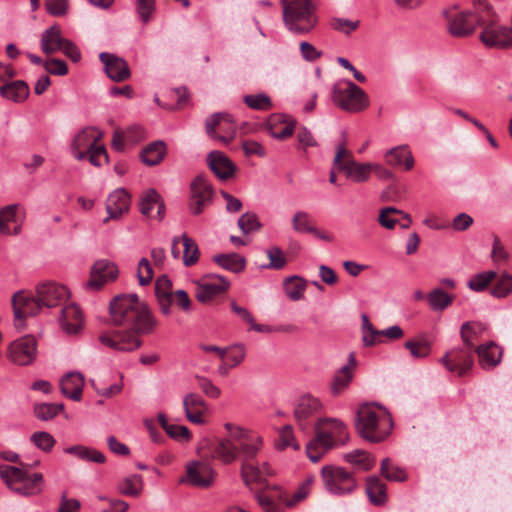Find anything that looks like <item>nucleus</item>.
Masks as SVG:
<instances>
[{
  "label": "nucleus",
  "instance_id": "obj_13",
  "mask_svg": "<svg viewBox=\"0 0 512 512\" xmlns=\"http://www.w3.org/2000/svg\"><path fill=\"white\" fill-rule=\"evenodd\" d=\"M448 21V31L454 37H467L474 33L479 22L482 20V16L477 12L464 11L459 12L455 16H448L445 12Z\"/></svg>",
  "mask_w": 512,
  "mask_h": 512
},
{
  "label": "nucleus",
  "instance_id": "obj_2",
  "mask_svg": "<svg viewBox=\"0 0 512 512\" xmlns=\"http://www.w3.org/2000/svg\"><path fill=\"white\" fill-rule=\"evenodd\" d=\"M237 434H232V438L219 439L212 447V458L228 465L233 463L238 457L241 460L240 473L245 485L249 486L252 480L258 479L261 470L254 463L258 456L263 441L260 436L250 435L241 427L236 428Z\"/></svg>",
  "mask_w": 512,
  "mask_h": 512
},
{
  "label": "nucleus",
  "instance_id": "obj_58",
  "mask_svg": "<svg viewBox=\"0 0 512 512\" xmlns=\"http://www.w3.org/2000/svg\"><path fill=\"white\" fill-rule=\"evenodd\" d=\"M21 475V466H0V477L11 490L13 489V486L16 483V479H19Z\"/></svg>",
  "mask_w": 512,
  "mask_h": 512
},
{
  "label": "nucleus",
  "instance_id": "obj_1",
  "mask_svg": "<svg viewBox=\"0 0 512 512\" xmlns=\"http://www.w3.org/2000/svg\"><path fill=\"white\" fill-rule=\"evenodd\" d=\"M111 322L124 330L102 332L99 342L115 351L131 352L141 347L142 335L153 333L158 321L152 315L145 302L136 294H120L115 296L109 305Z\"/></svg>",
  "mask_w": 512,
  "mask_h": 512
},
{
  "label": "nucleus",
  "instance_id": "obj_16",
  "mask_svg": "<svg viewBox=\"0 0 512 512\" xmlns=\"http://www.w3.org/2000/svg\"><path fill=\"white\" fill-rule=\"evenodd\" d=\"M472 351V349L464 346L454 348L447 352L440 361L450 372H455L458 376H463L473 365Z\"/></svg>",
  "mask_w": 512,
  "mask_h": 512
},
{
  "label": "nucleus",
  "instance_id": "obj_60",
  "mask_svg": "<svg viewBox=\"0 0 512 512\" xmlns=\"http://www.w3.org/2000/svg\"><path fill=\"white\" fill-rule=\"evenodd\" d=\"M87 157L92 165L95 167H100L102 165L101 159L104 160L105 163H108L109 157L104 145L96 144L94 148L87 151Z\"/></svg>",
  "mask_w": 512,
  "mask_h": 512
},
{
  "label": "nucleus",
  "instance_id": "obj_21",
  "mask_svg": "<svg viewBox=\"0 0 512 512\" xmlns=\"http://www.w3.org/2000/svg\"><path fill=\"white\" fill-rule=\"evenodd\" d=\"M320 408V401L310 395L303 396L298 400L294 409V417L300 429L305 430L308 427L309 420L319 412Z\"/></svg>",
  "mask_w": 512,
  "mask_h": 512
},
{
  "label": "nucleus",
  "instance_id": "obj_31",
  "mask_svg": "<svg viewBox=\"0 0 512 512\" xmlns=\"http://www.w3.org/2000/svg\"><path fill=\"white\" fill-rule=\"evenodd\" d=\"M29 93V86L24 80H15L0 88L1 96L15 103L24 102L28 98Z\"/></svg>",
  "mask_w": 512,
  "mask_h": 512
},
{
  "label": "nucleus",
  "instance_id": "obj_14",
  "mask_svg": "<svg viewBox=\"0 0 512 512\" xmlns=\"http://www.w3.org/2000/svg\"><path fill=\"white\" fill-rule=\"evenodd\" d=\"M37 355V341L31 335L13 341L8 350L9 359L21 366L31 364Z\"/></svg>",
  "mask_w": 512,
  "mask_h": 512
},
{
  "label": "nucleus",
  "instance_id": "obj_40",
  "mask_svg": "<svg viewBox=\"0 0 512 512\" xmlns=\"http://www.w3.org/2000/svg\"><path fill=\"white\" fill-rule=\"evenodd\" d=\"M181 242L184 248L183 263L185 266L190 267L196 264L199 260V248L197 243L190 238L186 233L181 235Z\"/></svg>",
  "mask_w": 512,
  "mask_h": 512
},
{
  "label": "nucleus",
  "instance_id": "obj_43",
  "mask_svg": "<svg viewBox=\"0 0 512 512\" xmlns=\"http://www.w3.org/2000/svg\"><path fill=\"white\" fill-rule=\"evenodd\" d=\"M404 347L410 351L413 358L422 359L429 356L431 352V344L423 338L408 340L404 343Z\"/></svg>",
  "mask_w": 512,
  "mask_h": 512
},
{
  "label": "nucleus",
  "instance_id": "obj_30",
  "mask_svg": "<svg viewBox=\"0 0 512 512\" xmlns=\"http://www.w3.org/2000/svg\"><path fill=\"white\" fill-rule=\"evenodd\" d=\"M64 40L65 38L62 37L60 27L53 25L41 34V50L47 55L54 54L63 46Z\"/></svg>",
  "mask_w": 512,
  "mask_h": 512
},
{
  "label": "nucleus",
  "instance_id": "obj_6",
  "mask_svg": "<svg viewBox=\"0 0 512 512\" xmlns=\"http://www.w3.org/2000/svg\"><path fill=\"white\" fill-rule=\"evenodd\" d=\"M345 88L334 85L332 89L333 102L342 110L357 113L369 106V98L365 91L354 82L345 81Z\"/></svg>",
  "mask_w": 512,
  "mask_h": 512
},
{
  "label": "nucleus",
  "instance_id": "obj_29",
  "mask_svg": "<svg viewBox=\"0 0 512 512\" xmlns=\"http://www.w3.org/2000/svg\"><path fill=\"white\" fill-rule=\"evenodd\" d=\"M356 365L355 357L353 354L349 356V362L344 365L340 370L335 374L333 381L331 383V393L334 396L340 395L351 383L353 379V369Z\"/></svg>",
  "mask_w": 512,
  "mask_h": 512
},
{
  "label": "nucleus",
  "instance_id": "obj_37",
  "mask_svg": "<svg viewBox=\"0 0 512 512\" xmlns=\"http://www.w3.org/2000/svg\"><path fill=\"white\" fill-rule=\"evenodd\" d=\"M343 459L361 471H369L375 464V458L362 449L346 453Z\"/></svg>",
  "mask_w": 512,
  "mask_h": 512
},
{
  "label": "nucleus",
  "instance_id": "obj_42",
  "mask_svg": "<svg viewBox=\"0 0 512 512\" xmlns=\"http://www.w3.org/2000/svg\"><path fill=\"white\" fill-rule=\"evenodd\" d=\"M427 300L433 310L442 311L452 303L453 297L443 289L436 288L427 295Z\"/></svg>",
  "mask_w": 512,
  "mask_h": 512
},
{
  "label": "nucleus",
  "instance_id": "obj_3",
  "mask_svg": "<svg viewBox=\"0 0 512 512\" xmlns=\"http://www.w3.org/2000/svg\"><path fill=\"white\" fill-rule=\"evenodd\" d=\"M354 425L364 440L380 443L390 435L393 421L385 407L377 404H363L357 410Z\"/></svg>",
  "mask_w": 512,
  "mask_h": 512
},
{
  "label": "nucleus",
  "instance_id": "obj_38",
  "mask_svg": "<svg viewBox=\"0 0 512 512\" xmlns=\"http://www.w3.org/2000/svg\"><path fill=\"white\" fill-rule=\"evenodd\" d=\"M283 289L290 300L298 301L304 296L306 282L299 276H291L285 279Z\"/></svg>",
  "mask_w": 512,
  "mask_h": 512
},
{
  "label": "nucleus",
  "instance_id": "obj_26",
  "mask_svg": "<svg viewBox=\"0 0 512 512\" xmlns=\"http://www.w3.org/2000/svg\"><path fill=\"white\" fill-rule=\"evenodd\" d=\"M84 386V377L79 372L67 373L60 382L62 394L74 401H80Z\"/></svg>",
  "mask_w": 512,
  "mask_h": 512
},
{
  "label": "nucleus",
  "instance_id": "obj_64",
  "mask_svg": "<svg viewBox=\"0 0 512 512\" xmlns=\"http://www.w3.org/2000/svg\"><path fill=\"white\" fill-rule=\"evenodd\" d=\"M80 502L75 498H68L66 493H63L60 498L58 512H79Z\"/></svg>",
  "mask_w": 512,
  "mask_h": 512
},
{
  "label": "nucleus",
  "instance_id": "obj_12",
  "mask_svg": "<svg viewBox=\"0 0 512 512\" xmlns=\"http://www.w3.org/2000/svg\"><path fill=\"white\" fill-rule=\"evenodd\" d=\"M229 287L230 282L226 277L218 274H207L197 283L195 297L201 303H208L225 293Z\"/></svg>",
  "mask_w": 512,
  "mask_h": 512
},
{
  "label": "nucleus",
  "instance_id": "obj_63",
  "mask_svg": "<svg viewBox=\"0 0 512 512\" xmlns=\"http://www.w3.org/2000/svg\"><path fill=\"white\" fill-rule=\"evenodd\" d=\"M196 379L198 381L199 388L203 391L205 395L213 399H217L220 396V389L217 386H215L211 380L199 375L196 376Z\"/></svg>",
  "mask_w": 512,
  "mask_h": 512
},
{
  "label": "nucleus",
  "instance_id": "obj_49",
  "mask_svg": "<svg viewBox=\"0 0 512 512\" xmlns=\"http://www.w3.org/2000/svg\"><path fill=\"white\" fill-rule=\"evenodd\" d=\"M512 293V275L502 273L491 289V294L497 298H503Z\"/></svg>",
  "mask_w": 512,
  "mask_h": 512
},
{
  "label": "nucleus",
  "instance_id": "obj_54",
  "mask_svg": "<svg viewBox=\"0 0 512 512\" xmlns=\"http://www.w3.org/2000/svg\"><path fill=\"white\" fill-rule=\"evenodd\" d=\"M293 228L299 233H312L315 226L306 212L298 211L292 219Z\"/></svg>",
  "mask_w": 512,
  "mask_h": 512
},
{
  "label": "nucleus",
  "instance_id": "obj_33",
  "mask_svg": "<svg viewBox=\"0 0 512 512\" xmlns=\"http://www.w3.org/2000/svg\"><path fill=\"white\" fill-rule=\"evenodd\" d=\"M212 261L221 268L235 274L243 272L246 268V259L234 252L216 254L212 257Z\"/></svg>",
  "mask_w": 512,
  "mask_h": 512
},
{
  "label": "nucleus",
  "instance_id": "obj_47",
  "mask_svg": "<svg viewBox=\"0 0 512 512\" xmlns=\"http://www.w3.org/2000/svg\"><path fill=\"white\" fill-rule=\"evenodd\" d=\"M266 255L269 258V263L262 265V268L281 270L287 264V260L283 254V251L277 246H273L267 249Z\"/></svg>",
  "mask_w": 512,
  "mask_h": 512
},
{
  "label": "nucleus",
  "instance_id": "obj_27",
  "mask_svg": "<svg viewBox=\"0 0 512 512\" xmlns=\"http://www.w3.org/2000/svg\"><path fill=\"white\" fill-rule=\"evenodd\" d=\"M172 282L166 275L157 278L155 282V295L161 312L170 314V306L173 301Z\"/></svg>",
  "mask_w": 512,
  "mask_h": 512
},
{
  "label": "nucleus",
  "instance_id": "obj_22",
  "mask_svg": "<svg viewBox=\"0 0 512 512\" xmlns=\"http://www.w3.org/2000/svg\"><path fill=\"white\" fill-rule=\"evenodd\" d=\"M296 120L287 114H274L267 123V130L270 135L278 140H285L293 135Z\"/></svg>",
  "mask_w": 512,
  "mask_h": 512
},
{
  "label": "nucleus",
  "instance_id": "obj_56",
  "mask_svg": "<svg viewBox=\"0 0 512 512\" xmlns=\"http://www.w3.org/2000/svg\"><path fill=\"white\" fill-rule=\"evenodd\" d=\"M137 278L139 284L146 286L150 284L153 279L154 273L151 263L147 258H141L137 266Z\"/></svg>",
  "mask_w": 512,
  "mask_h": 512
},
{
  "label": "nucleus",
  "instance_id": "obj_46",
  "mask_svg": "<svg viewBox=\"0 0 512 512\" xmlns=\"http://www.w3.org/2000/svg\"><path fill=\"white\" fill-rule=\"evenodd\" d=\"M494 271H484L474 275L468 282V287L476 292L485 290L488 285L496 278Z\"/></svg>",
  "mask_w": 512,
  "mask_h": 512
},
{
  "label": "nucleus",
  "instance_id": "obj_20",
  "mask_svg": "<svg viewBox=\"0 0 512 512\" xmlns=\"http://www.w3.org/2000/svg\"><path fill=\"white\" fill-rule=\"evenodd\" d=\"M99 58L111 80L122 82L130 77L129 66L123 58L108 52H102Z\"/></svg>",
  "mask_w": 512,
  "mask_h": 512
},
{
  "label": "nucleus",
  "instance_id": "obj_41",
  "mask_svg": "<svg viewBox=\"0 0 512 512\" xmlns=\"http://www.w3.org/2000/svg\"><path fill=\"white\" fill-rule=\"evenodd\" d=\"M63 409L62 403H39L33 407L34 415L41 421L54 419Z\"/></svg>",
  "mask_w": 512,
  "mask_h": 512
},
{
  "label": "nucleus",
  "instance_id": "obj_45",
  "mask_svg": "<svg viewBox=\"0 0 512 512\" xmlns=\"http://www.w3.org/2000/svg\"><path fill=\"white\" fill-rule=\"evenodd\" d=\"M30 441L33 443L39 450L49 453L52 451L56 444L55 438L46 431H36L31 434Z\"/></svg>",
  "mask_w": 512,
  "mask_h": 512
},
{
  "label": "nucleus",
  "instance_id": "obj_59",
  "mask_svg": "<svg viewBox=\"0 0 512 512\" xmlns=\"http://www.w3.org/2000/svg\"><path fill=\"white\" fill-rule=\"evenodd\" d=\"M155 8V0H136V12L145 24L151 20Z\"/></svg>",
  "mask_w": 512,
  "mask_h": 512
},
{
  "label": "nucleus",
  "instance_id": "obj_11",
  "mask_svg": "<svg viewBox=\"0 0 512 512\" xmlns=\"http://www.w3.org/2000/svg\"><path fill=\"white\" fill-rule=\"evenodd\" d=\"M38 464L39 461H36L34 466ZM32 467L33 465L21 464L22 475L19 479H16L12 491L26 497L37 496L42 493L44 486L43 474L39 472L31 473L30 470Z\"/></svg>",
  "mask_w": 512,
  "mask_h": 512
},
{
  "label": "nucleus",
  "instance_id": "obj_34",
  "mask_svg": "<svg viewBox=\"0 0 512 512\" xmlns=\"http://www.w3.org/2000/svg\"><path fill=\"white\" fill-rule=\"evenodd\" d=\"M166 155V144L154 141L145 146L140 152V158L147 166H155L162 162Z\"/></svg>",
  "mask_w": 512,
  "mask_h": 512
},
{
  "label": "nucleus",
  "instance_id": "obj_62",
  "mask_svg": "<svg viewBox=\"0 0 512 512\" xmlns=\"http://www.w3.org/2000/svg\"><path fill=\"white\" fill-rule=\"evenodd\" d=\"M47 12L52 16H63L68 11V0H44Z\"/></svg>",
  "mask_w": 512,
  "mask_h": 512
},
{
  "label": "nucleus",
  "instance_id": "obj_7",
  "mask_svg": "<svg viewBox=\"0 0 512 512\" xmlns=\"http://www.w3.org/2000/svg\"><path fill=\"white\" fill-rule=\"evenodd\" d=\"M321 478L325 489L331 494H349L357 488V481L353 473L336 465L323 466Z\"/></svg>",
  "mask_w": 512,
  "mask_h": 512
},
{
  "label": "nucleus",
  "instance_id": "obj_51",
  "mask_svg": "<svg viewBox=\"0 0 512 512\" xmlns=\"http://www.w3.org/2000/svg\"><path fill=\"white\" fill-rule=\"evenodd\" d=\"M232 124V117L226 113H215L205 121V130L210 137H214L216 134L215 129L221 127L222 124Z\"/></svg>",
  "mask_w": 512,
  "mask_h": 512
},
{
  "label": "nucleus",
  "instance_id": "obj_53",
  "mask_svg": "<svg viewBox=\"0 0 512 512\" xmlns=\"http://www.w3.org/2000/svg\"><path fill=\"white\" fill-rule=\"evenodd\" d=\"M17 204H12L3 207L0 210V234L9 235L10 229L8 227L9 222L16 220Z\"/></svg>",
  "mask_w": 512,
  "mask_h": 512
},
{
  "label": "nucleus",
  "instance_id": "obj_15",
  "mask_svg": "<svg viewBox=\"0 0 512 512\" xmlns=\"http://www.w3.org/2000/svg\"><path fill=\"white\" fill-rule=\"evenodd\" d=\"M215 478V471L212 466L203 461H193L186 466V475L180 479V483L208 488L212 485Z\"/></svg>",
  "mask_w": 512,
  "mask_h": 512
},
{
  "label": "nucleus",
  "instance_id": "obj_44",
  "mask_svg": "<svg viewBox=\"0 0 512 512\" xmlns=\"http://www.w3.org/2000/svg\"><path fill=\"white\" fill-rule=\"evenodd\" d=\"M142 477L140 475H132L126 477L118 484V490L126 496H138L142 490Z\"/></svg>",
  "mask_w": 512,
  "mask_h": 512
},
{
  "label": "nucleus",
  "instance_id": "obj_5",
  "mask_svg": "<svg viewBox=\"0 0 512 512\" xmlns=\"http://www.w3.org/2000/svg\"><path fill=\"white\" fill-rule=\"evenodd\" d=\"M283 21L289 31L308 34L318 23L316 6L312 0H282Z\"/></svg>",
  "mask_w": 512,
  "mask_h": 512
},
{
  "label": "nucleus",
  "instance_id": "obj_52",
  "mask_svg": "<svg viewBox=\"0 0 512 512\" xmlns=\"http://www.w3.org/2000/svg\"><path fill=\"white\" fill-rule=\"evenodd\" d=\"M238 226L243 234H249L261 228V223L255 213L247 212L238 219Z\"/></svg>",
  "mask_w": 512,
  "mask_h": 512
},
{
  "label": "nucleus",
  "instance_id": "obj_4",
  "mask_svg": "<svg viewBox=\"0 0 512 512\" xmlns=\"http://www.w3.org/2000/svg\"><path fill=\"white\" fill-rule=\"evenodd\" d=\"M349 433L344 422L336 418L319 419L315 428V437L306 445L308 458L316 463L337 445H345Z\"/></svg>",
  "mask_w": 512,
  "mask_h": 512
},
{
  "label": "nucleus",
  "instance_id": "obj_28",
  "mask_svg": "<svg viewBox=\"0 0 512 512\" xmlns=\"http://www.w3.org/2000/svg\"><path fill=\"white\" fill-rule=\"evenodd\" d=\"M365 493L374 506H384L388 501L387 486L377 476H370L366 479Z\"/></svg>",
  "mask_w": 512,
  "mask_h": 512
},
{
  "label": "nucleus",
  "instance_id": "obj_9",
  "mask_svg": "<svg viewBox=\"0 0 512 512\" xmlns=\"http://www.w3.org/2000/svg\"><path fill=\"white\" fill-rule=\"evenodd\" d=\"M189 210L192 215H200L210 206L214 198V188L205 174L197 175L190 184Z\"/></svg>",
  "mask_w": 512,
  "mask_h": 512
},
{
  "label": "nucleus",
  "instance_id": "obj_19",
  "mask_svg": "<svg viewBox=\"0 0 512 512\" xmlns=\"http://www.w3.org/2000/svg\"><path fill=\"white\" fill-rule=\"evenodd\" d=\"M36 293L39 296V301L44 304L45 308H53L69 297L67 288L55 282H43L37 285Z\"/></svg>",
  "mask_w": 512,
  "mask_h": 512
},
{
  "label": "nucleus",
  "instance_id": "obj_24",
  "mask_svg": "<svg viewBox=\"0 0 512 512\" xmlns=\"http://www.w3.org/2000/svg\"><path fill=\"white\" fill-rule=\"evenodd\" d=\"M130 206V197L125 189H116L113 191L107 201L106 210L108 217L104 219L107 222L109 219H117L128 211Z\"/></svg>",
  "mask_w": 512,
  "mask_h": 512
},
{
  "label": "nucleus",
  "instance_id": "obj_18",
  "mask_svg": "<svg viewBox=\"0 0 512 512\" xmlns=\"http://www.w3.org/2000/svg\"><path fill=\"white\" fill-rule=\"evenodd\" d=\"M101 138L102 133H96L94 128L87 127L82 129L75 135L71 143V152L73 156L77 160L86 159L88 154L87 151L94 148V146L98 144Z\"/></svg>",
  "mask_w": 512,
  "mask_h": 512
},
{
  "label": "nucleus",
  "instance_id": "obj_8",
  "mask_svg": "<svg viewBox=\"0 0 512 512\" xmlns=\"http://www.w3.org/2000/svg\"><path fill=\"white\" fill-rule=\"evenodd\" d=\"M333 166L343 171L355 182L368 180L373 164L355 162L350 150L346 148L345 141L337 145Z\"/></svg>",
  "mask_w": 512,
  "mask_h": 512
},
{
  "label": "nucleus",
  "instance_id": "obj_32",
  "mask_svg": "<svg viewBox=\"0 0 512 512\" xmlns=\"http://www.w3.org/2000/svg\"><path fill=\"white\" fill-rule=\"evenodd\" d=\"M475 352L478 354L479 363L484 369H491L495 367L502 357L500 347L493 342L478 346L475 349Z\"/></svg>",
  "mask_w": 512,
  "mask_h": 512
},
{
  "label": "nucleus",
  "instance_id": "obj_10",
  "mask_svg": "<svg viewBox=\"0 0 512 512\" xmlns=\"http://www.w3.org/2000/svg\"><path fill=\"white\" fill-rule=\"evenodd\" d=\"M42 301H39V296L27 294L25 291L16 292L12 297V307L15 317L16 328L24 327V320L26 317H33L38 315L45 307Z\"/></svg>",
  "mask_w": 512,
  "mask_h": 512
},
{
  "label": "nucleus",
  "instance_id": "obj_55",
  "mask_svg": "<svg viewBox=\"0 0 512 512\" xmlns=\"http://www.w3.org/2000/svg\"><path fill=\"white\" fill-rule=\"evenodd\" d=\"M183 408L185 412L206 411L207 404L199 394L189 393L183 398Z\"/></svg>",
  "mask_w": 512,
  "mask_h": 512
},
{
  "label": "nucleus",
  "instance_id": "obj_36",
  "mask_svg": "<svg viewBox=\"0 0 512 512\" xmlns=\"http://www.w3.org/2000/svg\"><path fill=\"white\" fill-rule=\"evenodd\" d=\"M64 452L88 462L102 464L106 461V457L102 452L83 445H74L68 447L64 450Z\"/></svg>",
  "mask_w": 512,
  "mask_h": 512
},
{
  "label": "nucleus",
  "instance_id": "obj_17",
  "mask_svg": "<svg viewBox=\"0 0 512 512\" xmlns=\"http://www.w3.org/2000/svg\"><path fill=\"white\" fill-rule=\"evenodd\" d=\"M119 274L118 267L115 263L101 259L96 261L90 273V280L86 283L88 288L99 290L108 281H113Z\"/></svg>",
  "mask_w": 512,
  "mask_h": 512
},
{
  "label": "nucleus",
  "instance_id": "obj_57",
  "mask_svg": "<svg viewBox=\"0 0 512 512\" xmlns=\"http://www.w3.org/2000/svg\"><path fill=\"white\" fill-rule=\"evenodd\" d=\"M159 198L160 194L155 189H149L145 192L139 204L141 213L145 216H149L153 206L159 201Z\"/></svg>",
  "mask_w": 512,
  "mask_h": 512
},
{
  "label": "nucleus",
  "instance_id": "obj_39",
  "mask_svg": "<svg viewBox=\"0 0 512 512\" xmlns=\"http://www.w3.org/2000/svg\"><path fill=\"white\" fill-rule=\"evenodd\" d=\"M380 474L388 481L404 482L407 480L406 471L394 465L389 458H384L380 464Z\"/></svg>",
  "mask_w": 512,
  "mask_h": 512
},
{
  "label": "nucleus",
  "instance_id": "obj_23",
  "mask_svg": "<svg viewBox=\"0 0 512 512\" xmlns=\"http://www.w3.org/2000/svg\"><path fill=\"white\" fill-rule=\"evenodd\" d=\"M207 165L210 170L222 181L230 179L235 171L234 163L221 151H211L207 156Z\"/></svg>",
  "mask_w": 512,
  "mask_h": 512
},
{
  "label": "nucleus",
  "instance_id": "obj_35",
  "mask_svg": "<svg viewBox=\"0 0 512 512\" xmlns=\"http://www.w3.org/2000/svg\"><path fill=\"white\" fill-rule=\"evenodd\" d=\"M385 161L390 166L404 165L406 170H411L414 166L413 156L406 146L394 147L387 151Z\"/></svg>",
  "mask_w": 512,
  "mask_h": 512
},
{
  "label": "nucleus",
  "instance_id": "obj_50",
  "mask_svg": "<svg viewBox=\"0 0 512 512\" xmlns=\"http://www.w3.org/2000/svg\"><path fill=\"white\" fill-rule=\"evenodd\" d=\"M245 104L254 110L267 111L271 109L272 103L269 96L264 93L244 96Z\"/></svg>",
  "mask_w": 512,
  "mask_h": 512
},
{
  "label": "nucleus",
  "instance_id": "obj_48",
  "mask_svg": "<svg viewBox=\"0 0 512 512\" xmlns=\"http://www.w3.org/2000/svg\"><path fill=\"white\" fill-rule=\"evenodd\" d=\"M276 446L281 450H284L288 447H291L296 451L300 449L299 443L295 440L293 427L291 425H285L279 431V440L276 443Z\"/></svg>",
  "mask_w": 512,
  "mask_h": 512
},
{
  "label": "nucleus",
  "instance_id": "obj_25",
  "mask_svg": "<svg viewBox=\"0 0 512 512\" xmlns=\"http://www.w3.org/2000/svg\"><path fill=\"white\" fill-rule=\"evenodd\" d=\"M59 322L66 333L76 334L84 324L82 311L77 305L69 304L61 310Z\"/></svg>",
  "mask_w": 512,
  "mask_h": 512
},
{
  "label": "nucleus",
  "instance_id": "obj_61",
  "mask_svg": "<svg viewBox=\"0 0 512 512\" xmlns=\"http://www.w3.org/2000/svg\"><path fill=\"white\" fill-rule=\"evenodd\" d=\"M44 69L52 74L64 76L68 73V66L65 61L61 59L52 58L44 63Z\"/></svg>",
  "mask_w": 512,
  "mask_h": 512
}]
</instances>
